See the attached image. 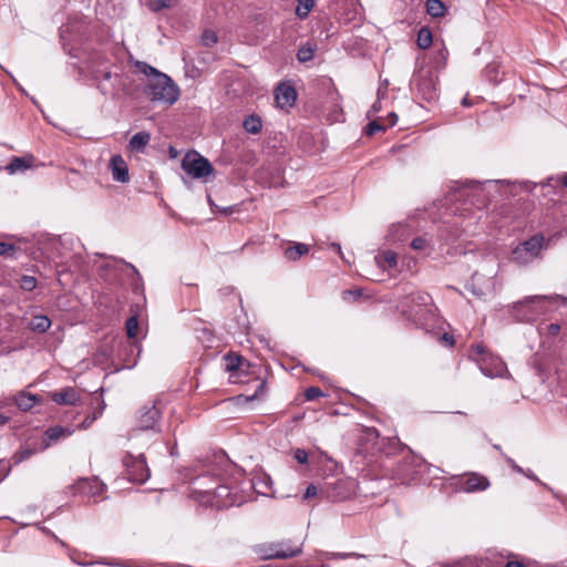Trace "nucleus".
I'll return each instance as SVG.
<instances>
[{"label": "nucleus", "instance_id": "7c9ffc66", "mask_svg": "<svg viewBox=\"0 0 567 567\" xmlns=\"http://www.w3.org/2000/svg\"><path fill=\"white\" fill-rule=\"evenodd\" d=\"M244 128L246 130V132L250 133V134H257L261 131L262 128V123H261V120L260 117L256 116V115H249L245 118L244 121Z\"/></svg>", "mask_w": 567, "mask_h": 567}, {"label": "nucleus", "instance_id": "6e6d98bb", "mask_svg": "<svg viewBox=\"0 0 567 567\" xmlns=\"http://www.w3.org/2000/svg\"><path fill=\"white\" fill-rule=\"evenodd\" d=\"M104 489V484L97 480L93 481V486L91 487L93 495H100Z\"/></svg>", "mask_w": 567, "mask_h": 567}, {"label": "nucleus", "instance_id": "c756f323", "mask_svg": "<svg viewBox=\"0 0 567 567\" xmlns=\"http://www.w3.org/2000/svg\"><path fill=\"white\" fill-rule=\"evenodd\" d=\"M426 12L433 17H443L445 13V6L441 0H427L425 3Z\"/></svg>", "mask_w": 567, "mask_h": 567}, {"label": "nucleus", "instance_id": "58836bf2", "mask_svg": "<svg viewBox=\"0 0 567 567\" xmlns=\"http://www.w3.org/2000/svg\"><path fill=\"white\" fill-rule=\"evenodd\" d=\"M19 285L22 290L32 291L37 287V279L33 276H22Z\"/></svg>", "mask_w": 567, "mask_h": 567}, {"label": "nucleus", "instance_id": "e433bc0d", "mask_svg": "<svg viewBox=\"0 0 567 567\" xmlns=\"http://www.w3.org/2000/svg\"><path fill=\"white\" fill-rule=\"evenodd\" d=\"M386 130L385 123H383V117H378L372 120L367 126V134L373 135L377 132Z\"/></svg>", "mask_w": 567, "mask_h": 567}, {"label": "nucleus", "instance_id": "423d86ee", "mask_svg": "<svg viewBox=\"0 0 567 567\" xmlns=\"http://www.w3.org/2000/svg\"><path fill=\"white\" fill-rule=\"evenodd\" d=\"M411 86L416 97L427 103L439 99L437 76L431 69H419L412 78Z\"/></svg>", "mask_w": 567, "mask_h": 567}, {"label": "nucleus", "instance_id": "680f3d73", "mask_svg": "<svg viewBox=\"0 0 567 567\" xmlns=\"http://www.w3.org/2000/svg\"><path fill=\"white\" fill-rule=\"evenodd\" d=\"M485 72L488 79L492 80V73L496 72V65H487Z\"/></svg>", "mask_w": 567, "mask_h": 567}, {"label": "nucleus", "instance_id": "aec40b11", "mask_svg": "<svg viewBox=\"0 0 567 567\" xmlns=\"http://www.w3.org/2000/svg\"><path fill=\"white\" fill-rule=\"evenodd\" d=\"M51 399L58 404L75 405L80 401V394L74 388L66 386L61 391L53 392Z\"/></svg>", "mask_w": 567, "mask_h": 567}, {"label": "nucleus", "instance_id": "c9c22d12", "mask_svg": "<svg viewBox=\"0 0 567 567\" xmlns=\"http://www.w3.org/2000/svg\"><path fill=\"white\" fill-rule=\"evenodd\" d=\"M386 95V90H383V89H379L378 90V99L377 101L371 105L370 110L368 111L367 113V116L369 118H372L374 117V115L381 111L382 109V104H381V101L385 97Z\"/></svg>", "mask_w": 567, "mask_h": 567}, {"label": "nucleus", "instance_id": "5fc2aeb1", "mask_svg": "<svg viewBox=\"0 0 567 567\" xmlns=\"http://www.w3.org/2000/svg\"><path fill=\"white\" fill-rule=\"evenodd\" d=\"M523 475H525L527 478L533 480L536 483H538L539 485L551 491V488L548 487L545 483H543L530 470H525V473H523Z\"/></svg>", "mask_w": 567, "mask_h": 567}, {"label": "nucleus", "instance_id": "b1692460", "mask_svg": "<svg viewBox=\"0 0 567 567\" xmlns=\"http://www.w3.org/2000/svg\"><path fill=\"white\" fill-rule=\"evenodd\" d=\"M225 361H226V371L228 372H238V371H244V368L245 367H248V363L247 361L241 357V355H236V354H226L225 355Z\"/></svg>", "mask_w": 567, "mask_h": 567}, {"label": "nucleus", "instance_id": "09e8293b", "mask_svg": "<svg viewBox=\"0 0 567 567\" xmlns=\"http://www.w3.org/2000/svg\"><path fill=\"white\" fill-rule=\"evenodd\" d=\"M10 464L9 462L1 460L0 461V482H2L10 473Z\"/></svg>", "mask_w": 567, "mask_h": 567}, {"label": "nucleus", "instance_id": "cd10ccee", "mask_svg": "<svg viewBox=\"0 0 567 567\" xmlns=\"http://www.w3.org/2000/svg\"><path fill=\"white\" fill-rule=\"evenodd\" d=\"M361 558L364 557L363 555L357 554V553H332V551H319L316 555L317 560H322L323 558L327 559H348V558Z\"/></svg>", "mask_w": 567, "mask_h": 567}, {"label": "nucleus", "instance_id": "4468645a", "mask_svg": "<svg viewBox=\"0 0 567 567\" xmlns=\"http://www.w3.org/2000/svg\"><path fill=\"white\" fill-rule=\"evenodd\" d=\"M322 493L332 502H341L350 497L352 491L347 481L334 480L324 484Z\"/></svg>", "mask_w": 567, "mask_h": 567}, {"label": "nucleus", "instance_id": "9d476101", "mask_svg": "<svg viewBox=\"0 0 567 567\" xmlns=\"http://www.w3.org/2000/svg\"><path fill=\"white\" fill-rule=\"evenodd\" d=\"M302 547H290L286 543L262 544L256 548L257 555L262 559H287L301 554Z\"/></svg>", "mask_w": 567, "mask_h": 567}, {"label": "nucleus", "instance_id": "72a5a7b5", "mask_svg": "<svg viewBox=\"0 0 567 567\" xmlns=\"http://www.w3.org/2000/svg\"><path fill=\"white\" fill-rule=\"evenodd\" d=\"M315 45L310 42H307L302 45L297 52V59L299 62H308L313 58Z\"/></svg>", "mask_w": 567, "mask_h": 567}, {"label": "nucleus", "instance_id": "4c0bfd02", "mask_svg": "<svg viewBox=\"0 0 567 567\" xmlns=\"http://www.w3.org/2000/svg\"><path fill=\"white\" fill-rule=\"evenodd\" d=\"M126 334L130 339H135L137 336L138 321L136 317H131L125 323Z\"/></svg>", "mask_w": 567, "mask_h": 567}, {"label": "nucleus", "instance_id": "c85d7f7f", "mask_svg": "<svg viewBox=\"0 0 567 567\" xmlns=\"http://www.w3.org/2000/svg\"><path fill=\"white\" fill-rule=\"evenodd\" d=\"M409 301H411L416 307H427L432 305V297L424 291H416L413 293H410L406 298Z\"/></svg>", "mask_w": 567, "mask_h": 567}, {"label": "nucleus", "instance_id": "393cba45", "mask_svg": "<svg viewBox=\"0 0 567 567\" xmlns=\"http://www.w3.org/2000/svg\"><path fill=\"white\" fill-rule=\"evenodd\" d=\"M50 327L51 320L44 315L34 316L29 323V328L32 331L40 333L45 332Z\"/></svg>", "mask_w": 567, "mask_h": 567}, {"label": "nucleus", "instance_id": "c03bdc74", "mask_svg": "<svg viewBox=\"0 0 567 567\" xmlns=\"http://www.w3.org/2000/svg\"><path fill=\"white\" fill-rule=\"evenodd\" d=\"M202 42L205 47H212L217 42V35L214 31L207 30L202 35Z\"/></svg>", "mask_w": 567, "mask_h": 567}, {"label": "nucleus", "instance_id": "2eb2a0df", "mask_svg": "<svg viewBox=\"0 0 567 567\" xmlns=\"http://www.w3.org/2000/svg\"><path fill=\"white\" fill-rule=\"evenodd\" d=\"M495 279L494 277H485L478 272H475L472 277L468 288L472 293L478 298L489 296L495 292Z\"/></svg>", "mask_w": 567, "mask_h": 567}, {"label": "nucleus", "instance_id": "79ce46f5", "mask_svg": "<svg viewBox=\"0 0 567 567\" xmlns=\"http://www.w3.org/2000/svg\"><path fill=\"white\" fill-rule=\"evenodd\" d=\"M17 251V247L13 244L0 241V256L12 257Z\"/></svg>", "mask_w": 567, "mask_h": 567}, {"label": "nucleus", "instance_id": "f3484780", "mask_svg": "<svg viewBox=\"0 0 567 567\" xmlns=\"http://www.w3.org/2000/svg\"><path fill=\"white\" fill-rule=\"evenodd\" d=\"M297 99L296 90L288 83H280L275 90V101L280 109L292 107Z\"/></svg>", "mask_w": 567, "mask_h": 567}, {"label": "nucleus", "instance_id": "603ef678", "mask_svg": "<svg viewBox=\"0 0 567 567\" xmlns=\"http://www.w3.org/2000/svg\"><path fill=\"white\" fill-rule=\"evenodd\" d=\"M398 122V115L394 112H390L386 118H383V123H385L386 128L392 127Z\"/></svg>", "mask_w": 567, "mask_h": 567}, {"label": "nucleus", "instance_id": "3c124183", "mask_svg": "<svg viewBox=\"0 0 567 567\" xmlns=\"http://www.w3.org/2000/svg\"><path fill=\"white\" fill-rule=\"evenodd\" d=\"M362 292L360 290H346L343 291V299L344 300H357L361 297Z\"/></svg>", "mask_w": 567, "mask_h": 567}, {"label": "nucleus", "instance_id": "6ab92c4d", "mask_svg": "<svg viewBox=\"0 0 567 567\" xmlns=\"http://www.w3.org/2000/svg\"><path fill=\"white\" fill-rule=\"evenodd\" d=\"M73 432V429L61 425L49 427L43 434L42 446L40 447V450L43 451L48 449L51 444L56 443L59 440L72 435Z\"/></svg>", "mask_w": 567, "mask_h": 567}, {"label": "nucleus", "instance_id": "a878e982", "mask_svg": "<svg viewBox=\"0 0 567 567\" xmlns=\"http://www.w3.org/2000/svg\"><path fill=\"white\" fill-rule=\"evenodd\" d=\"M309 247L306 244L297 243L285 249V257L289 260H297L308 254Z\"/></svg>", "mask_w": 567, "mask_h": 567}, {"label": "nucleus", "instance_id": "338daca9", "mask_svg": "<svg viewBox=\"0 0 567 567\" xmlns=\"http://www.w3.org/2000/svg\"><path fill=\"white\" fill-rule=\"evenodd\" d=\"M520 185H522L526 190H532V187L534 186L530 182H523V183H520Z\"/></svg>", "mask_w": 567, "mask_h": 567}, {"label": "nucleus", "instance_id": "bb28decb", "mask_svg": "<svg viewBox=\"0 0 567 567\" xmlns=\"http://www.w3.org/2000/svg\"><path fill=\"white\" fill-rule=\"evenodd\" d=\"M151 135L147 132H138L130 140V147L133 151H142L150 142Z\"/></svg>", "mask_w": 567, "mask_h": 567}, {"label": "nucleus", "instance_id": "4be33fe9", "mask_svg": "<svg viewBox=\"0 0 567 567\" xmlns=\"http://www.w3.org/2000/svg\"><path fill=\"white\" fill-rule=\"evenodd\" d=\"M33 164V156H22V157H13L11 162L6 166V169L10 174H16L18 172H24L30 168Z\"/></svg>", "mask_w": 567, "mask_h": 567}, {"label": "nucleus", "instance_id": "1a4fd4ad", "mask_svg": "<svg viewBox=\"0 0 567 567\" xmlns=\"http://www.w3.org/2000/svg\"><path fill=\"white\" fill-rule=\"evenodd\" d=\"M123 465L128 481L143 484L148 480L150 470L143 454H140L138 456H133L130 453L126 454L123 458Z\"/></svg>", "mask_w": 567, "mask_h": 567}, {"label": "nucleus", "instance_id": "20e7f679", "mask_svg": "<svg viewBox=\"0 0 567 567\" xmlns=\"http://www.w3.org/2000/svg\"><path fill=\"white\" fill-rule=\"evenodd\" d=\"M553 300H561L564 303H567V297L560 295L529 296L520 301L513 303L511 307V313L513 318L518 322H532L545 312L544 302Z\"/></svg>", "mask_w": 567, "mask_h": 567}, {"label": "nucleus", "instance_id": "2f4dec72", "mask_svg": "<svg viewBox=\"0 0 567 567\" xmlns=\"http://www.w3.org/2000/svg\"><path fill=\"white\" fill-rule=\"evenodd\" d=\"M505 564V557L495 551H489L483 561L484 567H504Z\"/></svg>", "mask_w": 567, "mask_h": 567}, {"label": "nucleus", "instance_id": "13d9d810", "mask_svg": "<svg viewBox=\"0 0 567 567\" xmlns=\"http://www.w3.org/2000/svg\"><path fill=\"white\" fill-rule=\"evenodd\" d=\"M505 460H506L507 464H508V465H509V466H511L515 472H517V473H519V474L525 473V470H524L523 467H520L519 465H517L513 458H511V457L506 456V457H505Z\"/></svg>", "mask_w": 567, "mask_h": 567}, {"label": "nucleus", "instance_id": "864d4df0", "mask_svg": "<svg viewBox=\"0 0 567 567\" xmlns=\"http://www.w3.org/2000/svg\"><path fill=\"white\" fill-rule=\"evenodd\" d=\"M318 494V488L316 485L313 484H310L307 488H306V492L303 494V499H309V498H312L315 497L316 495Z\"/></svg>", "mask_w": 567, "mask_h": 567}, {"label": "nucleus", "instance_id": "ea45409f", "mask_svg": "<svg viewBox=\"0 0 567 567\" xmlns=\"http://www.w3.org/2000/svg\"><path fill=\"white\" fill-rule=\"evenodd\" d=\"M172 0H147V6L152 11H159L171 7Z\"/></svg>", "mask_w": 567, "mask_h": 567}, {"label": "nucleus", "instance_id": "f03ea898", "mask_svg": "<svg viewBox=\"0 0 567 567\" xmlns=\"http://www.w3.org/2000/svg\"><path fill=\"white\" fill-rule=\"evenodd\" d=\"M135 65L141 73L147 76L145 94L151 101L172 105L178 100L179 89L168 75L145 62L137 61Z\"/></svg>", "mask_w": 567, "mask_h": 567}, {"label": "nucleus", "instance_id": "69168bd1", "mask_svg": "<svg viewBox=\"0 0 567 567\" xmlns=\"http://www.w3.org/2000/svg\"><path fill=\"white\" fill-rule=\"evenodd\" d=\"M8 421H9V417L6 414L0 413V426L4 425Z\"/></svg>", "mask_w": 567, "mask_h": 567}, {"label": "nucleus", "instance_id": "37998d69", "mask_svg": "<svg viewBox=\"0 0 567 567\" xmlns=\"http://www.w3.org/2000/svg\"><path fill=\"white\" fill-rule=\"evenodd\" d=\"M198 480H203V483H202V488H214L215 486H213V484L216 483V480L214 476L212 475H203V476H199L197 477L194 482H193V489L197 486L196 485V482Z\"/></svg>", "mask_w": 567, "mask_h": 567}, {"label": "nucleus", "instance_id": "f8f14e48", "mask_svg": "<svg viewBox=\"0 0 567 567\" xmlns=\"http://www.w3.org/2000/svg\"><path fill=\"white\" fill-rule=\"evenodd\" d=\"M159 417L161 411L155 404L144 405L140 411L137 427L134 432L153 431L158 433L161 431L158 426Z\"/></svg>", "mask_w": 567, "mask_h": 567}, {"label": "nucleus", "instance_id": "ddd939ff", "mask_svg": "<svg viewBox=\"0 0 567 567\" xmlns=\"http://www.w3.org/2000/svg\"><path fill=\"white\" fill-rule=\"evenodd\" d=\"M492 181L480 183L475 181L467 182L462 189L458 190L457 199L466 197L477 207L482 208L486 205L487 196L485 194V185H491Z\"/></svg>", "mask_w": 567, "mask_h": 567}, {"label": "nucleus", "instance_id": "a19ab883", "mask_svg": "<svg viewBox=\"0 0 567 567\" xmlns=\"http://www.w3.org/2000/svg\"><path fill=\"white\" fill-rule=\"evenodd\" d=\"M39 450L37 449H23L19 452H17L14 454V460H16V463H20V462H23L25 460H28L30 456H32L33 454H35Z\"/></svg>", "mask_w": 567, "mask_h": 567}, {"label": "nucleus", "instance_id": "39448f33", "mask_svg": "<svg viewBox=\"0 0 567 567\" xmlns=\"http://www.w3.org/2000/svg\"><path fill=\"white\" fill-rule=\"evenodd\" d=\"M471 358L476 361L481 372L487 378H509L505 362L494 354L487 353L483 346L472 347Z\"/></svg>", "mask_w": 567, "mask_h": 567}, {"label": "nucleus", "instance_id": "473e14b6", "mask_svg": "<svg viewBox=\"0 0 567 567\" xmlns=\"http://www.w3.org/2000/svg\"><path fill=\"white\" fill-rule=\"evenodd\" d=\"M432 32L429 28H421L417 33V45L421 49H427L432 44Z\"/></svg>", "mask_w": 567, "mask_h": 567}, {"label": "nucleus", "instance_id": "052dcab7", "mask_svg": "<svg viewBox=\"0 0 567 567\" xmlns=\"http://www.w3.org/2000/svg\"><path fill=\"white\" fill-rule=\"evenodd\" d=\"M548 330H549V333H550V334H554V336H555V334H557V333L559 332L560 327H559V324H557V323H550V324L548 326Z\"/></svg>", "mask_w": 567, "mask_h": 567}, {"label": "nucleus", "instance_id": "f257e3e1", "mask_svg": "<svg viewBox=\"0 0 567 567\" xmlns=\"http://www.w3.org/2000/svg\"><path fill=\"white\" fill-rule=\"evenodd\" d=\"M82 28V23L68 22L60 28V37L63 41L64 51L71 56L80 60V73L96 82L102 78V74L99 71L104 68L103 62L107 65V70L112 69L113 56L100 49L86 51L81 48H74L71 42L76 34L81 33Z\"/></svg>", "mask_w": 567, "mask_h": 567}, {"label": "nucleus", "instance_id": "9b49d317", "mask_svg": "<svg viewBox=\"0 0 567 567\" xmlns=\"http://www.w3.org/2000/svg\"><path fill=\"white\" fill-rule=\"evenodd\" d=\"M106 66L104 64V68L99 71L102 74V78L95 82L99 90L102 94L111 96L124 93L126 89L122 76L112 69L107 70Z\"/></svg>", "mask_w": 567, "mask_h": 567}, {"label": "nucleus", "instance_id": "0eeeda50", "mask_svg": "<svg viewBox=\"0 0 567 567\" xmlns=\"http://www.w3.org/2000/svg\"><path fill=\"white\" fill-rule=\"evenodd\" d=\"M543 248L544 237L535 235L513 250L512 260L519 266H526L539 258Z\"/></svg>", "mask_w": 567, "mask_h": 567}, {"label": "nucleus", "instance_id": "a18cd8bd", "mask_svg": "<svg viewBox=\"0 0 567 567\" xmlns=\"http://www.w3.org/2000/svg\"><path fill=\"white\" fill-rule=\"evenodd\" d=\"M322 395H323L322 391L317 386H310L305 392V398L307 401H313L317 398H320Z\"/></svg>", "mask_w": 567, "mask_h": 567}, {"label": "nucleus", "instance_id": "0e129e2a", "mask_svg": "<svg viewBox=\"0 0 567 567\" xmlns=\"http://www.w3.org/2000/svg\"><path fill=\"white\" fill-rule=\"evenodd\" d=\"M442 338H443V340H444L445 342H447L450 346H453V344H454V339H453V337L449 336L447 333H444Z\"/></svg>", "mask_w": 567, "mask_h": 567}, {"label": "nucleus", "instance_id": "4d7b16f0", "mask_svg": "<svg viewBox=\"0 0 567 567\" xmlns=\"http://www.w3.org/2000/svg\"><path fill=\"white\" fill-rule=\"evenodd\" d=\"M265 388H266L265 382H260L259 385H258V389L256 390V392L251 396H249L248 399L249 400H255V399H258V398L262 396L264 393H265Z\"/></svg>", "mask_w": 567, "mask_h": 567}, {"label": "nucleus", "instance_id": "5701e85b", "mask_svg": "<svg viewBox=\"0 0 567 567\" xmlns=\"http://www.w3.org/2000/svg\"><path fill=\"white\" fill-rule=\"evenodd\" d=\"M13 401L16 405L22 410V411H29L32 409L35 403L39 401L38 396L31 393L27 392H19L14 398Z\"/></svg>", "mask_w": 567, "mask_h": 567}, {"label": "nucleus", "instance_id": "7ed1b4c3", "mask_svg": "<svg viewBox=\"0 0 567 567\" xmlns=\"http://www.w3.org/2000/svg\"><path fill=\"white\" fill-rule=\"evenodd\" d=\"M203 480L196 482L192 497L198 503L217 508H226L241 504V499L228 485L218 484L214 488H202Z\"/></svg>", "mask_w": 567, "mask_h": 567}, {"label": "nucleus", "instance_id": "774afa93", "mask_svg": "<svg viewBox=\"0 0 567 567\" xmlns=\"http://www.w3.org/2000/svg\"><path fill=\"white\" fill-rule=\"evenodd\" d=\"M327 560H328L327 558H323L322 560H318L320 563L319 567H330V565L328 563H326Z\"/></svg>", "mask_w": 567, "mask_h": 567}, {"label": "nucleus", "instance_id": "412c9836", "mask_svg": "<svg viewBox=\"0 0 567 567\" xmlns=\"http://www.w3.org/2000/svg\"><path fill=\"white\" fill-rule=\"evenodd\" d=\"M374 260L380 268L388 270L396 267L398 255L392 250H383L375 255Z\"/></svg>", "mask_w": 567, "mask_h": 567}, {"label": "nucleus", "instance_id": "f704fd0d", "mask_svg": "<svg viewBox=\"0 0 567 567\" xmlns=\"http://www.w3.org/2000/svg\"><path fill=\"white\" fill-rule=\"evenodd\" d=\"M297 1H298V6L296 8V14L300 19L307 18L309 12L311 11V9L315 6V1L313 0H297Z\"/></svg>", "mask_w": 567, "mask_h": 567}, {"label": "nucleus", "instance_id": "8fccbe9b", "mask_svg": "<svg viewBox=\"0 0 567 567\" xmlns=\"http://www.w3.org/2000/svg\"><path fill=\"white\" fill-rule=\"evenodd\" d=\"M79 556H80V554H79L76 550H74V549H71V550L69 551V557H70V559H71L74 564L80 565V566H89V565H91V564H92V563H87V561H82V560H80V557H79Z\"/></svg>", "mask_w": 567, "mask_h": 567}, {"label": "nucleus", "instance_id": "de8ad7c7", "mask_svg": "<svg viewBox=\"0 0 567 567\" xmlns=\"http://www.w3.org/2000/svg\"><path fill=\"white\" fill-rule=\"evenodd\" d=\"M293 457L300 464H306L308 462V453L302 449H297L293 452Z\"/></svg>", "mask_w": 567, "mask_h": 567}, {"label": "nucleus", "instance_id": "bf43d9fd", "mask_svg": "<svg viewBox=\"0 0 567 567\" xmlns=\"http://www.w3.org/2000/svg\"><path fill=\"white\" fill-rule=\"evenodd\" d=\"M95 415H87L82 422L81 429H87L95 421Z\"/></svg>", "mask_w": 567, "mask_h": 567}, {"label": "nucleus", "instance_id": "e2e57ef3", "mask_svg": "<svg viewBox=\"0 0 567 567\" xmlns=\"http://www.w3.org/2000/svg\"><path fill=\"white\" fill-rule=\"evenodd\" d=\"M504 567H525V566L518 561H506Z\"/></svg>", "mask_w": 567, "mask_h": 567}, {"label": "nucleus", "instance_id": "a211bd4d", "mask_svg": "<svg viewBox=\"0 0 567 567\" xmlns=\"http://www.w3.org/2000/svg\"><path fill=\"white\" fill-rule=\"evenodd\" d=\"M109 168L115 182L125 184L130 181L128 166L122 155H113Z\"/></svg>", "mask_w": 567, "mask_h": 567}, {"label": "nucleus", "instance_id": "dca6fc26", "mask_svg": "<svg viewBox=\"0 0 567 567\" xmlns=\"http://www.w3.org/2000/svg\"><path fill=\"white\" fill-rule=\"evenodd\" d=\"M457 486L462 492L475 493L487 489L489 487V481L486 476L472 473L461 477L457 482Z\"/></svg>", "mask_w": 567, "mask_h": 567}, {"label": "nucleus", "instance_id": "49530a36", "mask_svg": "<svg viewBox=\"0 0 567 567\" xmlns=\"http://www.w3.org/2000/svg\"><path fill=\"white\" fill-rule=\"evenodd\" d=\"M429 243L424 237H416L411 241V247L414 250H424L427 247Z\"/></svg>", "mask_w": 567, "mask_h": 567}, {"label": "nucleus", "instance_id": "6e6552de", "mask_svg": "<svg viewBox=\"0 0 567 567\" xmlns=\"http://www.w3.org/2000/svg\"><path fill=\"white\" fill-rule=\"evenodd\" d=\"M183 171L196 179H204L214 172L210 162L197 152L187 153L182 159Z\"/></svg>", "mask_w": 567, "mask_h": 567}]
</instances>
